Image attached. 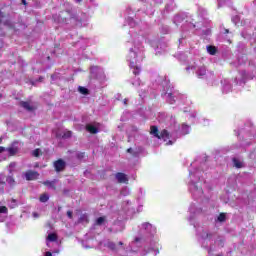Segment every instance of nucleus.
<instances>
[{
	"label": "nucleus",
	"instance_id": "obj_1",
	"mask_svg": "<svg viewBox=\"0 0 256 256\" xmlns=\"http://www.w3.org/2000/svg\"><path fill=\"white\" fill-rule=\"evenodd\" d=\"M19 105L22 107V109H25V111H28L30 113L33 111H37V106L33 105V102H31V100L20 101Z\"/></svg>",
	"mask_w": 256,
	"mask_h": 256
},
{
	"label": "nucleus",
	"instance_id": "obj_2",
	"mask_svg": "<svg viewBox=\"0 0 256 256\" xmlns=\"http://www.w3.org/2000/svg\"><path fill=\"white\" fill-rule=\"evenodd\" d=\"M53 166L56 173H61L62 171H65V167H67V163L63 159H58L54 161Z\"/></svg>",
	"mask_w": 256,
	"mask_h": 256
},
{
	"label": "nucleus",
	"instance_id": "obj_3",
	"mask_svg": "<svg viewBox=\"0 0 256 256\" xmlns=\"http://www.w3.org/2000/svg\"><path fill=\"white\" fill-rule=\"evenodd\" d=\"M25 177H26V181H37V179H39V172L28 170L25 173Z\"/></svg>",
	"mask_w": 256,
	"mask_h": 256
},
{
	"label": "nucleus",
	"instance_id": "obj_4",
	"mask_svg": "<svg viewBox=\"0 0 256 256\" xmlns=\"http://www.w3.org/2000/svg\"><path fill=\"white\" fill-rule=\"evenodd\" d=\"M115 177L118 183H129V178H127V175L123 172H117Z\"/></svg>",
	"mask_w": 256,
	"mask_h": 256
},
{
	"label": "nucleus",
	"instance_id": "obj_5",
	"mask_svg": "<svg viewBox=\"0 0 256 256\" xmlns=\"http://www.w3.org/2000/svg\"><path fill=\"white\" fill-rule=\"evenodd\" d=\"M6 151L8 152V155L10 157H14V155H17L19 153V147L10 146V147L6 148Z\"/></svg>",
	"mask_w": 256,
	"mask_h": 256
},
{
	"label": "nucleus",
	"instance_id": "obj_6",
	"mask_svg": "<svg viewBox=\"0 0 256 256\" xmlns=\"http://www.w3.org/2000/svg\"><path fill=\"white\" fill-rule=\"evenodd\" d=\"M171 135L169 134V131L167 129H163L159 134H158V139H163L164 141H167V139H170Z\"/></svg>",
	"mask_w": 256,
	"mask_h": 256
},
{
	"label": "nucleus",
	"instance_id": "obj_7",
	"mask_svg": "<svg viewBox=\"0 0 256 256\" xmlns=\"http://www.w3.org/2000/svg\"><path fill=\"white\" fill-rule=\"evenodd\" d=\"M196 73H197L198 79H203V77L207 75V68H205V66H201L198 68Z\"/></svg>",
	"mask_w": 256,
	"mask_h": 256
},
{
	"label": "nucleus",
	"instance_id": "obj_8",
	"mask_svg": "<svg viewBox=\"0 0 256 256\" xmlns=\"http://www.w3.org/2000/svg\"><path fill=\"white\" fill-rule=\"evenodd\" d=\"M55 183H57V180H52V181L46 180L42 182V184H44L45 187H50L51 189H54V191H56L57 186H55Z\"/></svg>",
	"mask_w": 256,
	"mask_h": 256
},
{
	"label": "nucleus",
	"instance_id": "obj_9",
	"mask_svg": "<svg viewBox=\"0 0 256 256\" xmlns=\"http://www.w3.org/2000/svg\"><path fill=\"white\" fill-rule=\"evenodd\" d=\"M86 130L88 133H92V135H97V133H99V129L91 124L86 126Z\"/></svg>",
	"mask_w": 256,
	"mask_h": 256
},
{
	"label": "nucleus",
	"instance_id": "obj_10",
	"mask_svg": "<svg viewBox=\"0 0 256 256\" xmlns=\"http://www.w3.org/2000/svg\"><path fill=\"white\" fill-rule=\"evenodd\" d=\"M159 133V128L157 126L150 127V135H153V137H156V139H158Z\"/></svg>",
	"mask_w": 256,
	"mask_h": 256
},
{
	"label": "nucleus",
	"instance_id": "obj_11",
	"mask_svg": "<svg viewBox=\"0 0 256 256\" xmlns=\"http://www.w3.org/2000/svg\"><path fill=\"white\" fill-rule=\"evenodd\" d=\"M206 49L209 55H217V48L214 45H208Z\"/></svg>",
	"mask_w": 256,
	"mask_h": 256
},
{
	"label": "nucleus",
	"instance_id": "obj_12",
	"mask_svg": "<svg viewBox=\"0 0 256 256\" xmlns=\"http://www.w3.org/2000/svg\"><path fill=\"white\" fill-rule=\"evenodd\" d=\"M130 68L133 69L132 73L135 76H137V75H139V73H141V68L139 66L133 65V63L130 64Z\"/></svg>",
	"mask_w": 256,
	"mask_h": 256
},
{
	"label": "nucleus",
	"instance_id": "obj_13",
	"mask_svg": "<svg viewBox=\"0 0 256 256\" xmlns=\"http://www.w3.org/2000/svg\"><path fill=\"white\" fill-rule=\"evenodd\" d=\"M39 201L40 203H47V201H49V194L44 193L40 195Z\"/></svg>",
	"mask_w": 256,
	"mask_h": 256
},
{
	"label": "nucleus",
	"instance_id": "obj_14",
	"mask_svg": "<svg viewBox=\"0 0 256 256\" xmlns=\"http://www.w3.org/2000/svg\"><path fill=\"white\" fill-rule=\"evenodd\" d=\"M73 137V132L70 130H67L63 133L62 139H71Z\"/></svg>",
	"mask_w": 256,
	"mask_h": 256
},
{
	"label": "nucleus",
	"instance_id": "obj_15",
	"mask_svg": "<svg viewBox=\"0 0 256 256\" xmlns=\"http://www.w3.org/2000/svg\"><path fill=\"white\" fill-rule=\"evenodd\" d=\"M233 163L236 169H241L243 167V163L237 158H233Z\"/></svg>",
	"mask_w": 256,
	"mask_h": 256
},
{
	"label": "nucleus",
	"instance_id": "obj_16",
	"mask_svg": "<svg viewBox=\"0 0 256 256\" xmlns=\"http://www.w3.org/2000/svg\"><path fill=\"white\" fill-rule=\"evenodd\" d=\"M80 223H89V216L87 214H82L79 218Z\"/></svg>",
	"mask_w": 256,
	"mask_h": 256
},
{
	"label": "nucleus",
	"instance_id": "obj_17",
	"mask_svg": "<svg viewBox=\"0 0 256 256\" xmlns=\"http://www.w3.org/2000/svg\"><path fill=\"white\" fill-rule=\"evenodd\" d=\"M107 247L111 251H117V244H115V242H108L107 243Z\"/></svg>",
	"mask_w": 256,
	"mask_h": 256
},
{
	"label": "nucleus",
	"instance_id": "obj_18",
	"mask_svg": "<svg viewBox=\"0 0 256 256\" xmlns=\"http://www.w3.org/2000/svg\"><path fill=\"white\" fill-rule=\"evenodd\" d=\"M78 91L82 94V95H89V89L83 87V86H80L78 88Z\"/></svg>",
	"mask_w": 256,
	"mask_h": 256
},
{
	"label": "nucleus",
	"instance_id": "obj_19",
	"mask_svg": "<svg viewBox=\"0 0 256 256\" xmlns=\"http://www.w3.org/2000/svg\"><path fill=\"white\" fill-rule=\"evenodd\" d=\"M105 223V216L99 217L96 219V225H103Z\"/></svg>",
	"mask_w": 256,
	"mask_h": 256
},
{
	"label": "nucleus",
	"instance_id": "obj_20",
	"mask_svg": "<svg viewBox=\"0 0 256 256\" xmlns=\"http://www.w3.org/2000/svg\"><path fill=\"white\" fill-rule=\"evenodd\" d=\"M47 239H48V241H57V234L50 233V234H48Z\"/></svg>",
	"mask_w": 256,
	"mask_h": 256
},
{
	"label": "nucleus",
	"instance_id": "obj_21",
	"mask_svg": "<svg viewBox=\"0 0 256 256\" xmlns=\"http://www.w3.org/2000/svg\"><path fill=\"white\" fill-rule=\"evenodd\" d=\"M6 181L9 185H15V178H13V176H8Z\"/></svg>",
	"mask_w": 256,
	"mask_h": 256
},
{
	"label": "nucleus",
	"instance_id": "obj_22",
	"mask_svg": "<svg viewBox=\"0 0 256 256\" xmlns=\"http://www.w3.org/2000/svg\"><path fill=\"white\" fill-rule=\"evenodd\" d=\"M1 213H4L5 215L9 213V209L7 208V206H0V214Z\"/></svg>",
	"mask_w": 256,
	"mask_h": 256
},
{
	"label": "nucleus",
	"instance_id": "obj_23",
	"mask_svg": "<svg viewBox=\"0 0 256 256\" xmlns=\"http://www.w3.org/2000/svg\"><path fill=\"white\" fill-rule=\"evenodd\" d=\"M226 215L225 213H220L219 216H218V221H220V223H223L226 219Z\"/></svg>",
	"mask_w": 256,
	"mask_h": 256
},
{
	"label": "nucleus",
	"instance_id": "obj_24",
	"mask_svg": "<svg viewBox=\"0 0 256 256\" xmlns=\"http://www.w3.org/2000/svg\"><path fill=\"white\" fill-rule=\"evenodd\" d=\"M168 100L171 105L175 103V98H173V93H168Z\"/></svg>",
	"mask_w": 256,
	"mask_h": 256
},
{
	"label": "nucleus",
	"instance_id": "obj_25",
	"mask_svg": "<svg viewBox=\"0 0 256 256\" xmlns=\"http://www.w3.org/2000/svg\"><path fill=\"white\" fill-rule=\"evenodd\" d=\"M39 153H41V150L39 148L35 149L32 153L34 157H39Z\"/></svg>",
	"mask_w": 256,
	"mask_h": 256
},
{
	"label": "nucleus",
	"instance_id": "obj_26",
	"mask_svg": "<svg viewBox=\"0 0 256 256\" xmlns=\"http://www.w3.org/2000/svg\"><path fill=\"white\" fill-rule=\"evenodd\" d=\"M85 158V152H80L77 154V159H84Z\"/></svg>",
	"mask_w": 256,
	"mask_h": 256
},
{
	"label": "nucleus",
	"instance_id": "obj_27",
	"mask_svg": "<svg viewBox=\"0 0 256 256\" xmlns=\"http://www.w3.org/2000/svg\"><path fill=\"white\" fill-rule=\"evenodd\" d=\"M67 217H68L69 219H73V212H72L71 210H68V211H67Z\"/></svg>",
	"mask_w": 256,
	"mask_h": 256
},
{
	"label": "nucleus",
	"instance_id": "obj_28",
	"mask_svg": "<svg viewBox=\"0 0 256 256\" xmlns=\"http://www.w3.org/2000/svg\"><path fill=\"white\" fill-rule=\"evenodd\" d=\"M9 167H11V168L13 169V168L17 167V163L11 162V163L9 164Z\"/></svg>",
	"mask_w": 256,
	"mask_h": 256
},
{
	"label": "nucleus",
	"instance_id": "obj_29",
	"mask_svg": "<svg viewBox=\"0 0 256 256\" xmlns=\"http://www.w3.org/2000/svg\"><path fill=\"white\" fill-rule=\"evenodd\" d=\"M144 229H147V227H151V224L149 222H145L143 224Z\"/></svg>",
	"mask_w": 256,
	"mask_h": 256
},
{
	"label": "nucleus",
	"instance_id": "obj_30",
	"mask_svg": "<svg viewBox=\"0 0 256 256\" xmlns=\"http://www.w3.org/2000/svg\"><path fill=\"white\" fill-rule=\"evenodd\" d=\"M4 25H7L8 27H11V21H9V20L5 21Z\"/></svg>",
	"mask_w": 256,
	"mask_h": 256
},
{
	"label": "nucleus",
	"instance_id": "obj_31",
	"mask_svg": "<svg viewBox=\"0 0 256 256\" xmlns=\"http://www.w3.org/2000/svg\"><path fill=\"white\" fill-rule=\"evenodd\" d=\"M44 256H53V253L47 251Z\"/></svg>",
	"mask_w": 256,
	"mask_h": 256
},
{
	"label": "nucleus",
	"instance_id": "obj_32",
	"mask_svg": "<svg viewBox=\"0 0 256 256\" xmlns=\"http://www.w3.org/2000/svg\"><path fill=\"white\" fill-rule=\"evenodd\" d=\"M3 151H6L5 147L0 146V153H3Z\"/></svg>",
	"mask_w": 256,
	"mask_h": 256
},
{
	"label": "nucleus",
	"instance_id": "obj_33",
	"mask_svg": "<svg viewBox=\"0 0 256 256\" xmlns=\"http://www.w3.org/2000/svg\"><path fill=\"white\" fill-rule=\"evenodd\" d=\"M182 129H186V130H189V127L185 124L182 125Z\"/></svg>",
	"mask_w": 256,
	"mask_h": 256
},
{
	"label": "nucleus",
	"instance_id": "obj_34",
	"mask_svg": "<svg viewBox=\"0 0 256 256\" xmlns=\"http://www.w3.org/2000/svg\"><path fill=\"white\" fill-rule=\"evenodd\" d=\"M127 153H133V148H128Z\"/></svg>",
	"mask_w": 256,
	"mask_h": 256
},
{
	"label": "nucleus",
	"instance_id": "obj_35",
	"mask_svg": "<svg viewBox=\"0 0 256 256\" xmlns=\"http://www.w3.org/2000/svg\"><path fill=\"white\" fill-rule=\"evenodd\" d=\"M22 1V5L27 6V0H21Z\"/></svg>",
	"mask_w": 256,
	"mask_h": 256
},
{
	"label": "nucleus",
	"instance_id": "obj_36",
	"mask_svg": "<svg viewBox=\"0 0 256 256\" xmlns=\"http://www.w3.org/2000/svg\"><path fill=\"white\" fill-rule=\"evenodd\" d=\"M38 81H39L40 83L43 82V77L40 76V77L38 78Z\"/></svg>",
	"mask_w": 256,
	"mask_h": 256
},
{
	"label": "nucleus",
	"instance_id": "obj_37",
	"mask_svg": "<svg viewBox=\"0 0 256 256\" xmlns=\"http://www.w3.org/2000/svg\"><path fill=\"white\" fill-rule=\"evenodd\" d=\"M1 17H5V15H3V12H1V10H0V18Z\"/></svg>",
	"mask_w": 256,
	"mask_h": 256
},
{
	"label": "nucleus",
	"instance_id": "obj_38",
	"mask_svg": "<svg viewBox=\"0 0 256 256\" xmlns=\"http://www.w3.org/2000/svg\"><path fill=\"white\" fill-rule=\"evenodd\" d=\"M213 235L212 234H207L206 237H208L210 239V237H212Z\"/></svg>",
	"mask_w": 256,
	"mask_h": 256
},
{
	"label": "nucleus",
	"instance_id": "obj_39",
	"mask_svg": "<svg viewBox=\"0 0 256 256\" xmlns=\"http://www.w3.org/2000/svg\"><path fill=\"white\" fill-rule=\"evenodd\" d=\"M135 241H136V243H138V241H141V239L135 238Z\"/></svg>",
	"mask_w": 256,
	"mask_h": 256
},
{
	"label": "nucleus",
	"instance_id": "obj_40",
	"mask_svg": "<svg viewBox=\"0 0 256 256\" xmlns=\"http://www.w3.org/2000/svg\"><path fill=\"white\" fill-rule=\"evenodd\" d=\"M124 105H127V99H124Z\"/></svg>",
	"mask_w": 256,
	"mask_h": 256
},
{
	"label": "nucleus",
	"instance_id": "obj_41",
	"mask_svg": "<svg viewBox=\"0 0 256 256\" xmlns=\"http://www.w3.org/2000/svg\"><path fill=\"white\" fill-rule=\"evenodd\" d=\"M81 1H83V0H76V3H81Z\"/></svg>",
	"mask_w": 256,
	"mask_h": 256
},
{
	"label": "nucleus",
	"instance_id": "obj_42",
	"mask_svg": "<svg viewBox=\"0 0 256 256\" xmlns=\"http://www.w3.org/2000/svg\"><path fill=\"white\" fill-rule=\"evenodd\" d=\"M225 33H226V34L229 33V29H225Z\"/></svg>",
	"mask_w": 256,
	"mask_h": 256
},
{
	"label": "nucleus",
	"instance_id": "obj_43",
	"mask_svg": "<svg viewBox=\"0 0 256 256\" xmlns=\"http://www.w3.org/2000/svg\"><path fill=\"white\" fill-rule=\"evenodd\" d=\"M118 245H123V242H119Z\"/></svg>",
	"mask_w": 256,
	"mask_h": 256
},
{
	"label": "nucleus",
	"instance_id": "obj_44",
	"mask_svg": "<svg viewBox=\"0 0 256 256\" xmlns=\"http://www.w3.org/2000/svg\"><path fill=\"white\" fill-rule=\"evenodd\" d=\"M3 97V94L0 93V99Z\"/></svg>",
	"mask_w": 256,
	"mask_h": 256
},
{
	"label": "nucleus",
	"instance_id": "obj_45",
	"mask_svg": "<svg viewBox=\"0 0 256 256\" xmlns=\"http://www.w3.org/2000/svg\"><path fill=\"white\" fill-rule=\"evenodd\" d=\"M169 144H170V145H172V144H173V142H172V141H169Z\"/></svg>",
	"mask_w": 256,
	"mask_h": 256
},
{
	"label": "nucleus",
	"instance_id": "obj_46",
	"mask_svg": "<svg viewBox=\"0 0 256 256\" xmlns=\"http://www.w3.org/2000/svg\"><path fill=\"white\" fill-rule=\"evenodd\" d=\"M38 215H37V213H34V217H37Z\"/></svg>",
	"mask_w": 256,
	"mask_h": 256
},
{
	"label": "nucleus",
	"instance_id": "obj_47",
	"mask_svg": "<svg viewBox=\"0 0 256 256\" xmlns=\"http://www.w3.org/2000/svg\"><path fill=\"white\" fill-rule=\"evenodd\" d=\"M58 211H61V207H58Z\"/></svg>",
	"mask_w": 256,
	"mask_h": 256
},
{
	"label": "nucleus",
	"instance_id": "obj_48",
	"mask_svg": "<svg viewBox=\"0 0 256 256\" xmlns=\"http://www.w3.org/2000/svg\"><path fill=\"white\" fill-rule=\"evenodd\" d=\"M3 140L0 138V143L2 142Z\"/></svg>",
	"mask_w": 256,
	"mask_h": 256
}]
</instances>
